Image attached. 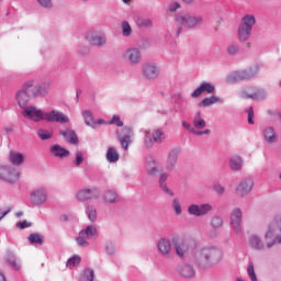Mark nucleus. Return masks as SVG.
<instances>
[{
    "mask_svg": "<svg viewBox=\"0 0 281 281\" xmlns=\"http://www.w3.org/2000/svg\"><path fill=\"white\" fill-rule=\"evenodd\" d=\"M172 243L178 258L192 256L200 267H212L223 260V250L216 245L200 247L196 239L180 237L179 235L172 237Z\"/></svg>",
    "mask_w": 281,
    "mask_h": 281,
    "instance_id": "obj_1",
    "label": "nucleus"
},
{
    "mask_svg": "<svg viewBox=\"0 0 281 281\" xmlns=\"http://www.w3.org/2000/svg\"><path fill=\"white\" fill-rule=\"evenodd\" d=\"M270 238L273 239L267 243L268 249H271V247L274 245L281 244V213L276 215L274 218L267 225L265 239L269 240Z\"/></svg>",
    "mask_w": 281,
    "mask_h": 281,
    "instance_id": "obj_2",
    "label": "nucleus"
},
{
    "mask_svg": "<svg viewBox=\"0 0 281 281\" xmlns=\"http://www.w3.org/2000/svg\"><path fill=\"white\" fill-rule=\"evenodd\" d=\"M144 135L145 148H153L155 144H164V142H166V132H164V130L160 127L146 130Z\"/></svg>",
    "mask_w": 281,
    "mask_h": 281,
    "instance_id": "obj_3",
    "label": "nucleus"
},
{
    "mask_svg": "<svg viewBox=\"0 0 281 281\" xmlns=\"http://www.w3.org/2000/svg\"><path fill=\"white\" fill-rule=\"evenodd\" d=\"M21 179V170L12 165H0V180L14 186Z\"/></svg>",
    "mask_w": 281,
    "mask_h": 281,
    "instance_id": "obj_4",
    "label": "nucleus"
},
{
    "mask_svg": "<svg viewBox=\"0 0 281 281\" xmlns=\"http://www.w3.org/2000/svg\"><path fill=\"white\" fill-rule=\"evenodd\" d=\"M203 23V18L190 14L176 15V25L178 27L177 34H181V27H196Z\"/></svg>",
    "mask_w": 281,
    "mask_h": 281,
    "instance_id": "obj_5",
    "label": "nucleus"
},
{
    "mask_svg": "<svg viewBox=\"0 0 281 281\" xmlns=\"http://www.w3.org/2000/svg\"><path fill=\"white\" fill-rule=\"evenodd\" d=\"M98 227L95 225H89L85 229L79 232L76 243L79 247H89V240L97 238Z\"/></svg>",
    "mask_w": 281,
    "mask_h": 281,
    "instance_id": "obj_6",
    "label": "nucleus"
},
{
    "mask_svg": "<svg viewBox=\"0 0 281 281\" xmlns=\"http://www.w3.org/2000/svg\"><path fill=\"white\" fill-rule=\"evenodd\" d=\"M256 74H258V66H254L248 70H238L231 74L226 78V82L234 85V82H239V80H251V78H255Z\"/></svg>",
    "mask_w": 281,
    "mask_h": 281,
    "instance_id": "obj_7",
    "label": "nucleus"
},
{
    "mask_svg": "<svg viewBox=\"0 0 281 281\" xmlns=\"http://www.w3.org/2000/svg\"><path fill=\"white\" fill-rule=\"evenodd\" d=\"M34 87V80H30L24 83L22 90L16 92V102L21 109L27 108V103L30 102V89Z\"/></svg>",
    "mask_w": 281,
    "mask_h": 281,
    "instance_id": "obj_8",
    "label": "nucleus"
},
{
    "mask_svg": "<svg viewBox=\"0 0 281 281\" xmlns=\"http://www.w3.org/2000/svg\"><path fill=\"white\" fill-rule=\"evenodd\" d=\"M251 190H254V179L244 178L237 183L235 193L240 199H245V196L251 194Z\"/></svg>",
    "mask_w": 281,
    "mask_h": 281,
    "instance_id": "obj_9",
    "label": "nucleus"
},
{
    "mask_svg": "<svg viewBox=\"0 0 281 281\" xmlns=\"http://www.w3.org/2000/svg\"><path fill=\"white\" fill-rule=\"evenodd\" d=\"M231 228L237 236L243 234V210L236 207L231 212Z\"/></svg>",
    "mask_w": 281,
    "mask_h": 281,
    "instance_id": "obj_10",
    "label": "nucleus"
},
{
    "mask_svg": "<svg viewBox=\"0 0 281 281\" xmlns=\"http://www.w3.org/2000/svg\"><path fill=\"white\" fill-rule=\"evenodd\" d=\"M30 201L32 205H45V203H47V189L44 187H38L31 191Z\"/></svg>",
    "mask_w": 281,
    "mask_h": 281,
    "instance_id": "obj_11",
    "label": "nucleus"
},
{
    "mask_svg": "<svg viewBox=\"0 0 281 281\" xmlns=\"http://www.w3.org/2000/svg\"><path fill=\"white\" fill-rule=\"evenodd\" d=\"M159 72V66L153 61L145 63L142 66V74L145 80H157Z\"/></svg>",
    "mask_w": 281,
    "mask_h": 281,
    "instance_id": "obj_12",
    "label": "nucleus"
},
{
    "mask_svg": "<svg viewBox=\"0 0 281 281\" xmlns=\"http://www.w3.org/2000/svg\"><path fill=\"white\" fill-rule=\"evenodd\" d=\"M214 210V206L210 203H202V204H190L188 206V213L191 216H206Z\"/></svg>",
    "mask_w": 281,
    "mask_h": 281,
    "instance_id": "obj_13",
    "label": "nucleus"
},
{
    "mask_svg": "<svg viewBox=\"0 0 281 281\" xmlns=\"http://www.w3.org/2000/svg\"><path fill=\"white\" fill-rule=\"evenodd\" d=\"M45 113L43 110L30 105L24 108V111L22 113L23 117H26V120H32L33 122H42V120H45Z\"/></svg>",
    "mask_w": 281,
    "mask_h": 281,
    "instance_id": "obj_14",
    "label": "nucleus"
},
{
    "mask_svg": "<svg viewBox=\"0 0 281 281\" xmlns=\"http://www.w3.org/2000/svg\"><path fill=\"white\" fill-rule=\"evenodd\" d=\"M86 41L95 47H104L106 44V35H104V33H98L97 31H89L86 33Z\"/></svg>",
    "mask_w": 281,
    "mask_h": 281,
    "instance_id": "obj_15",
    "label": "nucleus"
},
{
    "mask_svg": "<svg viewBox=\"0 0 281 281\" xmlns=\"http://www.w3.org/2000/svg\"><path fill=\"white\" fill-rule=\"evenodd\" d=\"M172 238L161 237L157 243L159 255L165 258H170V256H172Z\"/></svg>",
    "mask_w": 281,
    "mask_h": 281,
    "instance_id": "obj_16",
    "label": "nucleus"
},
{
    "mask_svg": "<svg viewBox=\"0 0 281 281\" xmlns=\"http://www.w3.org/2000/svg\"><path fill=\"white\" fill-rule=\"evenodd\" d=\"M123 58L130 65H139L142 63V50L138 47H130L124 52Z\"/></svg>",
    "mask_w": 281,
    "mask_h": 281,
    "instance_id": "obj_17",
    "label": "nucleus"
},
{
    "mask_svg": "<svg viewBox=\"0 0 281 281\" xmlns=\"http://www.w3.org/2000/svg\"><path fill=\"white\" fill-rule=\"evenodd\" d=\"M45 122H57L59 124H68L69 117L63 112L53 110L50 112H45Z\"/></svg>",
    "mask_w": 281,
    "mask_h": 281,
    "instance_id": "obj_18",
    "label": "nucleus"
},
{
    "mask_svg": "<svg viewBox=\"0 0 281 281\" xmlns=\"http://www.w3.org/2000/svg\"><path fill=\"white\" fill-rule=\"evenodd\" d=\"M216 91V87L211 82L203 81L200 86L191 93V98H201L203 93L212 94Z\"/></svg>",
    "mask_w": 281,
    "mask_h": 281,
    "instance_id": "obj_19",
    "label": "nucleus"
},
{
    "mask_svg": "<svg viewBox=\"0 0 281 281\" xmlns=\"http://www.w3.org/2000/svg\"><path fill=\"white\" fill-rule=\"evenodd\" d=\"M100 191L98 189H81L77 192L76 198L78 201H89V199H98Z\"/></svg>",
    "mask_w": 281,
    "mask_h": 281,
    "instance_id": "obj_20",
    "label": "nucleus"
},
{
    "mask_svg": "<svg viewBox=\"0 0 281 281\" xmlns=\"http://www.w3.org/2000/svg\"><path fill=\"white\" fill-rule=\"evenodd\" d=\"M117 133V137L120 139V144L123 149L128 150V145L131 144V137H133V130L131 127H124ZM123 135V136H122Z\"/></svg>",
    "mask_w": 281,
    "mask_h": 281,
    "instance_id": "obj_21",
    "label": "nucleus"
},
{
    "mask_svg": "<svg viewBox=\"0 0 281 281\" xmlns=\"http://www.w3.org/2000/svg\"><path fill=\"white\" fill-rule=\"evenodd\" d=\"M179 159V149H171L166 159V170L172 172L177 168V161Z\"/></svg>",
    "mask_w": 281,
    "mask_h": 281,
    "instance_id": "obj_22",
    "label": "nucleus"
},
{
    "mask_svg": "<svg viewBox=\"0 0 281 281\" xmlns=\"http://www.w3.org/2000/svg\"><path fill=\"white\" fill-rule=\"evenodd\" d=\"M192 124L194 131H210L207 127V121L203 117V113L196 112L192 117Z\"/></svg>",
    "mask_w": 281,
    "mask_h": 281,
    "instance_id": "obj_23",
    "label": "nucleus"
},
{
    "mask_svg": "<svg viewBox=\"0 0 281 281\" xmlns=\"http://www.w3.org/2000/svg\"><path fill=\"white\" fill-rule=\"evenodd\" d=\"M248 243L251 249H255L256 251H265V249H269L267 244L265 245V241L258 235H251L248 239Z\"/></svg>",
    "mask_w": 281,
    "mask_h": 281,
    "instance_id": "obj_24",
    "label": "nucleus"
},
{
    "mask_svg": "<svg viewBox=\"0 0 281 281\" xmlns=\"http://www.w3.org/2000/svg\"><path fill=\"white\" fill-rule=\"evenodd\" d=\"M168 177H170L168 172L160 173L159 180H158L159 188L160 190H162L165 194H168V196H175V192L170 188H168V183H167Z\"/></svg>",
    "mask_w": 281,
    "mask_h": 281,
    "instance_id": "obj_25",
    "label": "nucleus"
},
{
    "mask_svg": "<svg viewBox=\"0 0 281 281\" xmlns=\"http://www.w3.org/2000/svg\"><path fill=\"white\" fill-rule=\"evenodd\" d=\"M241 97L248 98L250 100H265L267 98V91L265 89H257L255 92H249V90H244Z\"/></svg>",
    "mask_w": 281,
    "mask_h": 281,
    "instance_id": "obj_26",
    "label": "nucleus"
},
{
    "mask_svg": "<svg viewBox=\"0 0 281 281\" xmlns=\"http://www.w3.org/2000/svg\"><path fill=\"white\" fill-rule=\"evenodd\" d=\"M145 168L147 175H150L151 177H157V175H159V162L154 158L146 162Z\"/></svg>",
    "mask_w": 281,
    "mask_h": 281,
    "instance_id": "obj_27",
    "label": "nucleus"
},
{
    "mask_svg": "<svg viewBox=\"0 0 281 281\" xmlns=\"http://www.w3.org/2000/svg\"><path fill=\"white\" fill-rule=\"evenodd\" d=\"M183 128L189 131V133H192L193 135H196L198 137H203L205 135H211L212 130H204V131H194V125L192 126L190 123L183 121L182 122Z\"/></svg>",
    "mask_w": 281,
    "mask_h": 281,
    "instance_id": "obj_28",
    "label": "nucleus"
},
{
    "mask_svg": "<svg viewBox=\"0 0 281 281\" xmlns=\"http://www.w3.org/2000/svg\"><path fill=\"white\" fill-rule=\"evenodd\" d=\"M47 93H49V85L48 83L37 86L32 91L33 98H45V95H47Z\"/></svg>",
    "mask_w": 281,
    "mask_h": 281,
    "instance_id": "obj_29",
    "label": "nucleus"
},
{
    "mask_svg": "<svg viewBox=\"0 0 281 281\" xmlns=\"http://www.w3.org/2000/svg\"><path fill=\"white\" fill-rule=\"evenodd\" d=\"M50 153L52 155H54V157H59V159H63L64 157H69V150L60 145H53L50 147Z\"/></svg>",
    "mask_w": 281,
    "mask_h": 281,
    "instance_id": "obj_30",
    "label": "nucleus"
},
{
    "mask_svg": "<svg viewBox=\"0 0 281 281\" xmlns=\"http://www.w3.org/2000/svg\"><path fill=\"white\" fill-rule=\"evenodd\" d=\"M244 161L240 156H233L229 158V168L234 170V172H238V170H243Z\"/></svg>",
    "mask_w": 281,
    "mask_h": 281,
    "instance_id": "obj_31",
    "label": "nucleus"
},
{
    "mask_svg": "<svg viewBox=\"0 0 281 281\" xmlns=\"http://www.w3.org/2000/svg\"><path fill=\"white\" fill-rule=\"evenodd\" d=\"M9 159L13 166H21L25 161V155L19 151H10Z\"/></svg>",
    "mask_w": 281,
    "mask_h": 281,
    "instance_id": "obj_32",
    "label": "nucleus"
},
{
    "mask_svg": "<svg viewBox=\"0 0 281 281\" xmlns=\"http://www.w3.org/2000/svg\"><path fill=\"white\" fill-rule=\"evenodd\" d=\"M81 114H82L86 126H90L91 128H95V126H98V122L93 117V113H91V111L86 110V111H82Z\"/></svg>",
    "mask_w": 281,
    "mask_h": 281,
    "instance_id": "obj_33",
    "label": "nucleus"
},
{
    "mask_svg": "<svg viewBox=\"0 0 281 281\" xmlns=\"http://www.w3.org/2000/svg\"><path fill=\"white\" fill-rule=\"evenodd\" d=\"M263 138L267 144H273L278 136L276 135V130L271 126H268L263 130Z\"/></svg>",
    "mask_w": 281,
    "mask_h": 281,
    "instance_id": "obj_34",
    "label": "nucleus"
},
{
    "mask_svg": "<svg viewBox=\"0 0 281 281\" xmlns=\"http://www.w3.org/2000/svg\"><path fill=\"white\" fill-rule=\"evenodd\" d=\"M243 27H246L250 31L254 30V26L256 25V15L254 14H246L241 19V24Z\"/></svg>",
    "mask_w": 281,
    "mask_h": 281,
    "instance_id": "obj_35",
    "label": "nucleus"
},
{
    "mask_svg": "<svg viewBox=\"0 0 281 281\" xmlns=\"http://www.w3.org/2000/svg\"><path fill=\"white\" fill-rule=\"evenodd\" d=\"M5 262L9 265V267H12L14 271H19L21 269V262L16 260L14 252H8Z\"/></svg>",
    "mask_w": 281,
    "mask_h": 281,
    "instance_id": "obj_36",
    "label": "nucleus"
},
{
    "mask_svg": "<svg viewBox=\"0 0 281 281\" xmlns=\"http://www.w3.org/2000/svg\"><path fill=\"white\" fill-rule=\"evenodd\" d=\"M217 102H223V100H221L220 97L211 95V97L204 98V99L199 103V106H201V108H207V106H212V104H216Z\"/></svg>",
    "mask_w": 281,
    "mask_h": 281,
    "instance_id": "obj_37",
    "label": "nucleus"
},
{
    "mask_svg": "<svg viewBox=\"0 0 281 281\" xmlns=\"http://www.w3.org/2000/svg\"><path fill=\"white\" fill-rule=\"evenodd\" d=\"M179 273L183 276V278H194V268L189 263H184L180 267Z\"/></svg>",
    "mask_w": 281,
    "mask_h": 281,
    "instance_id": "obj_38",
    "label": "nucleus"
},
{
    "mask_svg": "<svg viewBox=\"0 0 281 281\" xmlns=\"http://www.w3.org/2000/svg\"><path fill=\"white\" fill-rule=\"evenodd\" d=\"M249 36H251V30L245 26H241L240 24L238 27V40L240 41V43H245L246 41H249Z\"/></svg>",
    "mask_w": 281,
    "mask_h": 281,
    "instance_id": "obj_39",
    "label": "nucleus"
},
{
    "mask_svg": "<svg viewBox=\"0 0 281 281\" xmlns=\"http://www.w3.org/2000/svg\"><path fill=\"white\" fill-rule=\"evenodd\" d=\"M105 157L109 164H115L116 161H120V154L117 153V149L113 147L108 149Z\"/></svg>",
    "mask_w": 281,
    "mask_h": 281,
    "instance_id": "obj_40",
    "label": "nucleus"
},
{
    "mask_svg": "<svg viewBox=\"0 0 281 281\" xmlns=\"http://www.w3.org/2000/svg\"><path fill=\"white\" fill-rule=\"evenodd\" d=\"M61 135L69 144H78V135H76V132L71 130H65L61 132Z\"/></svg>",
    "mask_w": 281,
    "mask_h": 281,
    "instance_id": "obj_41",
    "label": "nucleus"
},
{
    "mask_svg": "<svg viewBox=\"0 0 281 281\" xmlns=\"http://www.w3.org/2000/svg\"><path fill=\"white\" fill-rule=\"evenodd\" d=\"M103 199L105 203H117L120 199L117 198V193L113 190H108L103 194Z\"/></svg>",
    "mask_w": 281,
    "mask_h": 281,
    "instance_id": "obj_42",
    "label": "nucleus"
},
{
    "mask_svg": "<svg viewBox=\"0 0 281 281\" xmlns=\"http://www.w3.org/2000/svg\"><path fill=\"white\" fill-rule=\"evenodd\" d=\"M86 212L88 214V218L91 223H95V221H98V210H95V206L93 205H89L86 209Z\"/></svg>",
    "mask_w": 281,
    "mask_h": 281,
    "instance_id": "obj_43",
    "label": "nucleus"
},
{
    "mask_svg": "<svg viewBox=\"0 0 281 281\" xmlns=\"http://www.w3.org/2000/svg\"><path fill=\"white\" fill-rule=\"evenodd\" d=\"M80 256L75 255L67 260L66 267H68V269H74V267H78V265H80Z\"/></svg>",
    "mask_w": 281,
    "mask_h": 281,
    "instance_id": "obj_44",
    "label": "nucleus"
},
{
    "mask_svg": "<svg viewBox=\"0 0 281 281\" xmlns=\"http://www.w3.org/2000/svg\"><path fill=\"white\" fill-rule=\"evenodd\" d=\"M138 27H153V20L148 18H139L136 21Z\"/></svg>",
    "mask_w": 281,
    "mask_h": 281,
    "instance_id": "obj_45",
    "label": "nucleus"
},
{
    "mask_svg": "<svg viewBox=\"0 0 281 281\" xmlns=\"http://www.w3.org/2000/svg\"><path fill=\"white\" fill-rule=\"evenodd\" d=\"M121 27L123 36L127 37L131 36V34H133V27H131V24L128 22H122Z\"/></svg>",
    "mask_w": 281,
    "mask_h": 281,
    "instance_id": "obj_46",
    "label": "nucleus"
},
{
    "mask_svg": "<svg viewBox=\"0 0 281 281\" xmlns=\"http://www.w3.org/2000/svg\"><path fill=\"white\" fill-rule=\"evenodd\" d=\"M29 241L31 245H43V236H41V234H31Z\"/></svg>",
    "mask_w": 281,
    "mask_h": 281,
    "instance_id": "obj_47",
    "label": "nucleus"
},
{
    "mask_svg": "<svg viewBox=\"0 0 281 281\" xmlns=\"http://www.w3.org/2000/svg\"><path fill=\"white\" fill-rule=\"evenodd\" d=\"M172 209L175 211V214L177 216H181V201H179V198H175L171 202Z\"/></svg>",
    "mask_w": 281,
    "mask_h": 281,
    "instance_id": "obj_48",
    "label": "nucleus"
},
{
    "mask_svg": "<svg viewBox=\"0 0 281 281\" xmlns=\"http://www.w3.org/2000/svg\"><path fill=\"white\" fill-rule=\"evenodd\" d=\"M79 281H93V270L89 268L83 270Z\"/></svg>",
    "mask_w": 281,
    "mask_h": 281,
    "instance_id": "obj_49",
    "label": "nucleus"
},
{
    "mask_svg": "<svg viewBox=\"0 0 281 281\" xmlns=\"http://www.w3.org/2000/svg\"><path fill=\"white\" fill-rule=\"evenodd\" d=\"M52 135H54V133L49 130H38L37 132V136L43 140L52 139Z\"/></svg>",
    "mask_w": 281,
    "mask_h": 281,
    "instance_id": "obj_50",
    "label": "nucleus"
},
{
    "mask_svg": "<svg viewBox=\"0 0 281 281\" xmlns=\"http://www.w3.org/2000/svg\"><path fill=\"white\" fill-rule=\"evenodd\" d=\"M248 277L251 281H258V277L256 276V270L254 269V263H249L247 268Z\"/></svg>",
    "mask_w": 281,
    "mask_h": 281,
    "instance_id": "obj_51",
    "label": "nucleus"
},
{
    "mask_svg": "<svg viewBox=\"0 0 281 281\" xmlns=\"http://www.w3.org/2000/svg\"><path fill=\"white\" fill-rule=\"evenodd\" d=\"M85 161V154L82 151H77L75 154L74 166L78 167Z\"/></svg>",
    "mask_w": 281,
    "mask_h": 281,
    "instance_id": "obj_52",
    "label": "nucleus"
},
{
    "mask_svg": "<svg viewBox=\"0 0 281 281\" xmlns=\"http://www.w3.org/2000/svg\"><path fill=\"white\" fill-rule=\"evenodd\" d=\"M238 52H240V47L238 46V44H229L227 47V54H229V56H236V54H238Z\"/></svg>",
    "mask_w": 281,
    "mask_h": 281,
    "instance_id": "obj_53",
    "label": "nucleus"
},
{
    "mask_svg": "<svg viewBox=\"0 0 281 281\" xmlns=\"http://www.w3.org/2000/svg\"><path fill=\"white\" fill-rule=\"evenodd\" d=\"M38 5L44 8L45 10H52L54 8V2L52 0H36Z\"/></svg>",
    "mask_w": 281,
    "mask_h": 281,
    "instance_id": "obj_54",
    "label": "nucleus"
},
{
    "mask_svg": "<svg viewBox=\"0 0 281 281\" xmlns=\"http://www.w3.org/2000/svg\"><path fill=\"white\" fill-rule=\"evenodd\" d=\"M211 225L212 227H214L215 229H218V227H223V218L218 217V216H214L211 220Z\"/></svg>",
    "mask_w": 281,
    "mask_h": 281,
    "instance_id": "obj_55",
    "label": "nucleus"
},
{
    "mask_svg": "<svg viewBox=\"0 0 281 281\" xmlns=\"http://www.w3.org/2000/svg\"><path fill=\"white\" fill-rule=\"evenodd\" d=\"M108 124H115L116 126H124V123L120 120L117 115H114Z\"/></svg>",
    "mask_w": 281,
    "mask_h": 281,
    "instance_id": "obj_56",
    "label": "nucleus"
},
{
    "mask_svg": "<svg viewBox=\"0 0 281 281\" xmlns=\"http://www.w3.org/2000/svg\"><path fill=\"white\" fill-rule=\"evenodd\" d=\"M16 227L19 229H27V227H32V223L27 222V221H23V222H19L16 224Z\"/></svg>",
    "mask_w": 281,
    "mask_h": 281,
    "instance_id": "obj_57",
    "label": "nucleus"
},
{
    "mask_svg": "<svg viewBox=\"0 0 281 281\" xmlns=\"http://www.w3.org/2000/svg\"><path fill=\"white\" fill-rule=\"evenodd\" d=\"M180 8H181V5L179 4V2H171L168 5L169 12H177V10H179Z\"/></svg>",
    "mask_w": 281,
    "mask_h": 281,
    "instance_id": "obj_58",
    "label": "nucleus"
},
{
    "mask_svg": "<svg viewBox=\"0 0 281 281\" xmlns=\"http://www.w3.org/2000/svg\"><path fill=\"white\" fill-rule=\"evenodd\" d=\"M214 190L216 194H225V187H223L222 184H215Z\"/></svg>",
    "mask_w": 281,
    "mask_h": 281,
    "instance_id": "obj_59",
    "label": "nucleus"
},
{
    "mask_svg": "<svg viewBox=\"0 0 281 281\" xmlns=\"http://www.w3.org/2000/svg\"><path fill=\"white\" fill-rule=\"evenodd\" d=\"M248 113V124H254V108L247 110Z\"/></svg>",
    "mask_w": 281,
    "mask_h": 281,
    "instance_id": "obj_60",
    "label": "nucleus"
},
{
    "mask_svg": "<svg viewBox=\"0 0 281 281\" xmlns=\"http://www.w3.org/2000/svg\"><path fill=\"white\" fill-rule=\"evenodd\" d=\"M106 254H109L110 256H113V254H115V247L106 246Z\"/></svg>",
    "mask_w": 281,
    "mask_h": 281,
    "instance_id": "obj_61",
    "label": "nucleus"
},
{
    "mask_svg": "<svg viewBox=\"0 0 281 281\" xmlns=\"http://www.w3.org/2000/svg\"><path fill=\"white\" fill-rule=\"evenodd\" d=\"M8 214H10V210L1 211V212H0V221H1L2 218H5V216H8Z\"/></svg>",
    "mask_w": 281,
    "mask_h": 281,
    "instance_id": "obj_62",
    "label": "nucleus"
},
{
    "mask_svg": "<svg viewBox=\"0 0 281 281\" xmlns=\"http://www.w3.org/2000/svg\"><path fill=\"white\" fill-rule=\"evenodd\" d=\"M0 281H5V274H3V272L0 271Z\"/></svg>",
    "mask_w": 281,
    "mask_h": 281,
    "instance_id": "obj_63",
    "label": "nucleus"
},
{
    "mask_svg": "<svg viewBox=\"0 0 281 281\" xmlns=\"http://www.w3.org/2000/svg\"><path fill=\"white\" fill-rule=\"evenodd\" d=\"M95 122H97V124H104V120H102V119H100V120H98Z\"/></svg>",
    "mask_w": 281,
    "mask_h": 281,
    "instance_id": "obj_64",
    "label": "nucleus"
}]
</instances>
